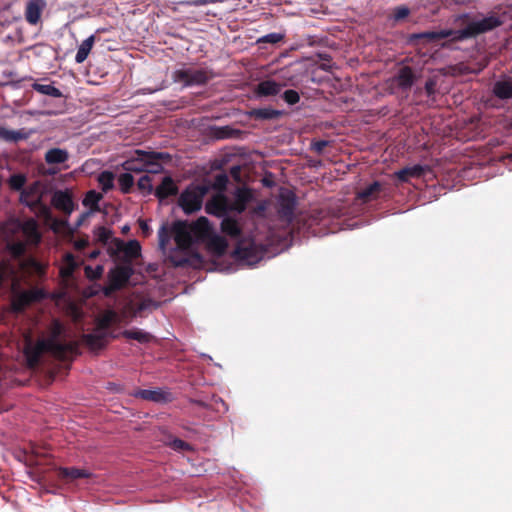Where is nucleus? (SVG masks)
I'll list each match as a JSON object with an SVG mask.
<instances>
[{
    "label": "nucleus",
    "mask_w": 512,
    "mask_h": 512,
    "mask_svg": "<svg viewBox=\"0 0 512 512\" xmlns=\"http://www.w3.org/2000/svg\"><path fill=\"white\" fill-rule=\"evenodd\" d=\"M64 331L62 323L54 319L49 328V338L38 339L33 343L30 339L24 347V355L27 365L30 368L37 367L44 353H50L54 358L60 361H66L71 356L79 354V344L77 341L62 343L59 341Z\"/></svg>",
    "instance_id": "1"
},
{
    "label": "nucleus",
    "mask_w": 512,
    "mask_h": 512,
    "mask_svg": "<svg viewBox=\"0 0 512 512\" xmlns=\"http://www.w3.org/2000/svg\"><path fill=\"white\" fill-rule=\"evenodd\" d=\"M465 21V27L462 29L456 30L455 41H464L467 39L476 38L477 36L493 31L494 29L500 27L504 23L503 16L498 13L491 12L487 16L481 19H472L469 20V15L464 14L462 16Z\"/></svg>",
    "instance_id": "2"
},
{
    "label": "nucleus",
    "mask_w": 512,
    "mask_h": 512,
    "mask_svg": "<svg viewBox=\"0 0 512 512\" xmlns=\"http://www.w3.org/2000/svg\"><path fill=\"white\" fill-rule=\"evenodd\" d=\"M215 74L207 68H181L172 74V79L176 83H182L183 86H200L207 84L213 79Z\"/></svg>",
    "instance_id": "3"
},
{
    "label": "nucleus",
    "mask_w": 512,
    "mask_h": 512,
    "mask_svg": "<svg viewBox=\"0 0 512 512\" xmlns=\"http://www.w3.org/2000/svg\"><path fill=\"white\" fill-rule=\"evenodd\" d=\"M206 185H190L181 194L178 200L179 206L185 214H192L201 209L203 199L208 193Z\"/></svg>",
    "instance_id": "4"
},
{
    "label": "nucleus",
    "mask_w": 512,
    "mask_h": 512,
    "mask_svg": "<svg viewBox=\"0 0 512 512\" xmlns=\"http://www.w3.org/2000/svg\"><path fill=\"white\" fill-rule=\"evenodd\" d=\"M46 297L43 289L32 288L15 294L11 301L12 310L16 313L23 312L29 305L40 302Z\"/></svg>",
    "instance_id": "5"
},
{
    "label": "nucleus",
    "mask_w": 512,
    "mask_h": 512,
    "mask_svg": "<svg viewBox=\"0 0 512 512\" xmlns=\"http://www.w3.org/2000/svg\"><path fill=\"white\" fill-rule=\"evenodd\" d=\"M417 79L416 73L410 66H401L395 75L390 78L391 88H397L402 92H408Z\"/></svg>",
    "instance_id": "6"
},
{
    "label": "nucleus",
    "mask_w": 512,
    "mask_h": 512,
    "mask_svg": "<svg viewBox=\"0 0 512 512\" xmlns=\"http://www.w3.org/2000/svg\"><path fill=\"white\" fill-rule=\"evenodd\" d=\"M174 240L180 250H188L195 242L190 225L187 221L178 220L172 225Z\"/></svg>",
    "instance_id": "7"
},
{
    "label": "nucleus",
    "mask_w": 512,
    "mask_h": 512,
    "mask_svg": "<svg viewBox=\"0 0 512 512\" xmlns=\"http://www.w3.org/2000/svg\"><path fill=\"white\" fill-rule=\"evenodd\" d=\"M296 204V196L292 191L285 190L281 192L278 200V214L280 219L287 223H292Z\"/></svg>",
    "instance_id": "8"
},
{
    "label": "nucleus",
    "mask_w": 512,
    "mask_h": 512,
    "mask_svg": "<svg viewBox=\"0 0 512 512\" xmlns=\"http://www.w3.org/2000/svg\"><path fill=\"white\" fill-rule=\"evenodd\" d=\"M133 273L134 269L130 264L118 265L109 271L108 281L120 290L129 282Z\"/></svg>",
    "instance_id": "9"
},
{
    "label": "nucleus",
    "mask_w": 512,
    "mask_h": 512,
    "mask_svg": "<svg viewBox=\"0 0 512 512\" xmlns=\"http://www.w3.org/2000/svg\"><path fill=\"white\" fill-rule=\"evenodd\" d=\"M228 205L229 199L227 196L223 193H217L207 201L205 210L210 215L223 218L229 213Z\"/></svg>",
    "instance_id": "10"
},
{
    "label": "nucleus",
    "mask_w": 512,
    "mask_h": 512,
    "mask_svg": "<svg viewBox=\"0 0 512 512\" xmlns=\"http://www.w3.org/2000/svg\"><path fill=\"white\" fill-rule=\"evenodd\" d=\"M141 153H150V151L135 150L132 155L122 163V168L128 172H144L147 169L146 162H148V159L140 155Z\"/></svg>",
    "instance_id": "11"
},
{
    "label": "nucleus",
    "mask_w": 512,
    "mask_h": 512,
    "mask_svg": "<svg viewBox=\"0 0 512 512\" xmlns=\"http://www.w3.org/2000/svg\"><path fill=\"white\" fill-rule=\"evenodd\" d=\"M51 203L57 210L68 216L73 212L75 208L72 195L68 191H56L52 196Z\"/></svg>",
    "instance_id": "12"
},
{
    "label": "nucleus",
    "mask_w": 512,
    "mask_h": 512,
    "mask_svg": "<svg viewBox=\"0 0 512 512\" xmlns=\"http://www.w3.org/2000/svg\"><path fill=\"white\" fill-rule=\"evenodd\" d=\"M189 225L195 242H205L213 234L210 222L204 216Z\"/></svg>",
    "instance_id": "13"
},
{
    "label": "nucleus",
    "mask_w": 512,
    "mask_h": 512,
    "mask_svg": "<svg viewBox=\"0 0 512 512\" xmlns=\"http://www.w3.org/2000/svg\"><path fill=\"white\" fill-rule=\"evenodd\" d=\"M252 200L251 190L248 188H237L235 192V200L233 202L229 201L228 211L229 212H237L238 214L243 213L248 203Z\"/></svg>",
    "instance_id": "14"
},
{
    "label": "nucleus",
    "mask_w": 512,
    "mask_h": 512,
    "mask_svg": "<svg viewBox=\"0 0 512 512\" xmlns=\"http://www.w3.org/2000/svg\"><path fill=\"white\" fill-rule=\"evenodd\" d=\"M40 197H42V195L40 194L39 183L34 182L21 191L20 203L27 206L29 209H34V207L40 203Z\"/></svg>",
    "instance_id": "15"
},
{
    "label": "nucleus",
    "mask_w": 512,
    "mask_h": 512,
    "mask_svg": "<svg viewBox=\"0 0 512 512\" xmlns=\"http://www.w3.org/2000/svg\"><path fill=\"white\" fill-rule=\"evenodd\" d=\"M132 396L155 403H165L170 400V394L162 389H139L133 392Z\"/></svg>",
    "instance_id": "16"
},
{
    "label": "nucleus",
    "mask_w": 512,
    "mask_h": 512,
    "mask_svg": "<svg viewBox=\"0 0 512 512\" xmlns=\"http://www.w3.org/2000/svg\"><path fill=\"white\" fill-rule=\"evenodd\" d=\"M140 155L147 157L148 162H146L147 169L145 171L149 173L161 172L163 166L160 161H169L171 159V156L165 152L150 151V153H141Z\"/></svg>",
    "instance_id": "17"
},
{
    "label": "nucleus",
    "mask_w": 512,
    "mask_h": 512,
    "mask_svg": "<svg viewBox=\"0 0 512 512\" xmlns=\"http://www.w3.org/2000/svg\"><path fill=\"white\" fill-rule=\"evenodd\" d=\"M45 5L44 0H30L25 8L26 21L31 25H36L41 19Z\"/></svg>",
    "instance_id": "18"
},
{
    "label": "nucleus",
    "mask_w": 512,
    "mask_h": 512,
    "mask_svg": "<svg viewBox=\"0 0 512 512\" xmlns=\"http://www.w3.org/2000/svg\"><path fill=\"white\" fill-rule=\"evenodd\" d=\"M456 30L448 29L441 31H427L418 34H413L411 39H423L426 42H436L441 39L451 38L452 42L455 41Z\"/></svg>",
    "instance_id": "19"
},
{
    "label": "nucleus",
    "mask_w": 512,
    "mask_h": 512,
    "mask_svg": "<svg viewBox=\"0 0 512 512\" xmlns=\"http://www.w3.org/2000/svg\"><path fill=\"white\" fill-rule=\"evenodd\" d=\"M108 332H100L95 329L93 333L83 334L81 339L92 350H99L106 346Z\"/></svg>",
    "instance_id": "20"
},
{
    "label": "nucleus",
    "mask_w": 512,
    "mask_h": 512,
    "mask_svg": "<svg viewBox=\"0 0 512 512\" xmlns=\"http://www.w3.org/2000/svg\"><path fill=\"white\" fill-rule=\"evenodd\" d=\"M21 230L25 238L30 244L37 245L41 241V234L38 229V224L35 219L30 218L25 220L21 225Z\"/></svg>",
    "instance_id": "21"
},
{
    "label": "nucleus",
    "mask_w": 512,
    "mask_h": 512,
    "mask_svg": "<svg viewBox=\"0 0 512 512\" xmlns=\"http://www.w3.org/2000/svg\"><path fill=\"white\" fill-rule=\"evenodd\" d=\"M207 250L214 256L221 257L226 253L228 242L219 235L212 234L206 241Z\"/></svg>",
    "instance_id": "22"
},
{
    "label": "nucleus",
    "mask_w": 512,
    "mask_h": 512,
    "mask_svg": "<svg viewBox=\"0 0 512 512\" xmlns=\"http://www.w3.org/2000/svg\"><path fill=\"white\" fill-rule=\"evenodd\" d=\"M57 475L61 480L73 481L80 478H90L92 473L86 469L76 467H60L57 469Z\"/></svg>",
    "instance_id": "23"
},
{
    "label": "nucleus",
    "mask_w": 512,
    "mask_h": 512,
    "mask_svg": "<svg viewBox=\"0 0 512 512\" xmlns=\"http://www.w3.org/2000/svg\"><path fill=\"white\" fill-rule=\"evenodd\" d=\"M118 249L123 252L124 261L130 265L132 260L137 259L141 255V246L136 240H131L126 244L118 241Z\"/></svg>",
    "instance_id": "24"
},
{
    "label": "nucleus",
    "mask_w": 512,
    "mask_h": 512,
    "mask_svg": "<svg viewBox=\"0 0 512 512\" xmlns=\"http://www.w3.org/2000/svg\"><path fill=\"white\" fill-rule=\"evenodd\" d=\"M382 190L383 185L378 181H374L367 187L357 192V199H359L362 203H368L370 201L376 200L380 196Z\"/></svg>",
    "instance_id": "25"
},
{
    "label": "nucleus",
    "mask_w": 512,
    "mask_h": 512,
    "mask_svg": "<svg viewBox=\"0 0 512 512\" xmlns=\"http://www.w3.org/2000/svg\"><path fill=\"white\" fill-rule=\"evenodd\" d=\"M178 193V187L170 176L163 178L161 184L155 189V196L159 200H164Z\"/></svg>",
    "instance_id": "26"
},
{
    "label": "nucleus",
    "mask_w": 512,
    "mask_h": 512,
    "mask_svg": "<svg viewBox=\"0 0 512 512\" xmlns=\"http://www.w3.org/2000/svg\"><path fill=\"white\" fill-rule=\"evenodd\" d=\"M426 172V167L416 164L405 167L395 172V177L401 182H408L411 178H421Z\"/></svg>",
    "instance_id": "27"
},
{
    "label": "nucleus",
    "mask_w": 512,
    "mask_h": 512,
    "mask_svg": "<svg viewBox=\"0 0 512 512\" xmlns=\"http://www.w3.org/2000/svg\"><path fill=\"white\" fill-rule=\"evenodd\" d=\"M248 116L254 120H274L283 115V112L270 107L253 108L248 113Z\"/></svg>",
    "instance_id": "28"
},
{
    "label": "nucleus",
    "mask_w": 512,
    "mask_h": 512,
    "mask_svg": "<svg viewBox=\"0 0 512 512\" xmlns=\"http://www.w3.org/2000/svg\"><path fill=\"white\" fill-rule=\"evenodd\" d=\"M221 231L231 238H239L242 235V228L239 222L228 216V214L222 219Z\"/></svg>",
    "instance_id": "29"
},
{
    "label": "nucleus",
    "mask_w": 512,
    "mask_h": 512,
    "mask_svg": "<svg viewBox=\"0 0 512 512\" xmlns=\"http://www.w3.org/2000/svg\"><path fill=\"white\" fill-rule=\"evenodd\" d=\"M281 89V84L272 80H264L257 85L256 94L258 96H274L277 95Z\"/></svg>",
    "instance_id": "30"
},
{
    "label": "nucleus",
    "mask_w": 512,
    "mask_h": 512,
    "mask_svg": "<svg viewBox=\"0 0 512 512\" xmlns=\"http://www.w3.org/2000/svg\"><path fill=\"white\" fill-rule=\"evenodd\" d=\"M44 159L49 165L62 164L69 159V153L65 149L51 148L45 153Z\"/></svg>",
    "instance_id": "31"
},
{
    "label": "nucleus",
    "mask_w": 512,
    "mask_h": 512,
    "mask_svg": "<svg viewBox=\"0 0 512 512\" xmlns=\"http://www.w3.org/2000/svg\"><path fill=\"white\" fill-rule=\"evenodd\" d=\"M30 136V133L25 129H20L17 131L8 130L4 127L0 126V139L5 142H18L20 140H26Z\"/></svg>",
    "instance_id": "32"
},
{
    "label": "nucleus",
    "mask_w": 512,
    "mask_h": 512,
    "mask_svg": "<svg viewBox=\"0 0 512 512\" xmlns=\"http://www.w3.org/2000/svg\"><path fill=\"white\" fill-rule=\"evenodd\" d=\"M494 95L502 100L512 98V80L497 81L493 86Z\"/></svg>",
    "instance_id": "33"
},
{
    "label": "nucleus",
    "mask_w": 512,
    "mask_h": 512,
    "mask_svg": "<svg viewBox=\"0 0 512 512\" xmlns=\"http://www.w3.org/2000/svg\"><path fill=\"white\" fill-rule=\"evenodd\" d=\"M117 314L113 310L105 311L96 321V330L100 332H108L111 325L116 321Z\"/></svg>",
    "instance_id": "34"
},
{
    "label": "nucleus",
    "mask_w": 512,
    "mask_h": 512,
    "mask_svg": "<svg viewBox=\"0 0 512 512\" xmlns=\"http://www.w3.org/2000/svg\"><path fill=\"white\" fill-rule=\"evenodd\" d=\"M95 43V36L94 35H91L89 36L87 39H85L81 45L79 46L78 48V51L76 53V56H75V62L80 64V63H83L89 53L91 52L92 48H93V45Z\"/></svg>",
    "instance_id": "35"
},
{
    "label": "nucleus",
    "mask_w": 512,
    "mask_h": 512,
    "mask_svg": "<svg viewBox=\"0 0 512 512\" xmlns=\"http://www.w3.org/2000/svg\"><path fill=\"white\" fill-rule=\"evenodd\" d=\"M77 268V262L71 253H67L64 257V265L60 268L59 274L62 279H70L75 269Z\"/></svg>",
    "instance_id": "36"
},
{
    "label": "nucleus",
    "mask_w": 512,
    "mask_h": 512,
    "mask_svg": "<svg viewBox=\"0 0 512 512\" xmlns=\"http://www.w3.org/2000/svg\"><path fill=\"white\" fill-rule=\"evenodd\" d=\"M122 336L126 339L136 340L142 344L149 343L153 339V336L150 333L137 328L124 330L122 332Z\"/></svg>",
    "instance_id": "37"
},
{
    "label": "nucleus",
    "mask_w": 512,
    "mask_h": 512,
    "mask_svg": "<svg viewBox=\"0 0 512 512\" xmlns=\"http://www.w3.org/2000/svg\"><path fill=\"white\" fill-rule=\"evenodd\" d=\"M32 87L36 92L43 95H48L54 98H60L63 96L62 92L51 84L34 83Z\"/></svg>",
    "instance_id": "38"
},
{
    "label": "nucleus",
    "mask_w": 512,
    "mask_h": 512,
    "mask_svg": "<svg viewBox=\"0 0 512 512\" xmlns=\"http://www.w3.org/2000/svg\"><path fill=\"white\" fill-rule=\"evenodd\" d=\"M102 199V195L95 190H90L86 193L83 199V205L89 206L92 211H98V203Z\"/></svg>",
    "instance_id": "39"
},
{
    "label": "nucleus",
    "mask_w": 512,
    "mask_h": 512,
    "mask_svg": "<svg viewBox=\"0 0 512 512\" xmlns=\"http://www.w3.org/2000/svg\"><path fill=\"white\" fill-rule=\"evenodd\" d=\"M118 184L122 193H130L134 186V177L130 173H123L118 177Z\"/></svg>",
    "instance_id": "40"
},
{
    "label": "nucleus",
    "mask_w": 512,
    "mask_h": 512,
    "mask_svg": "<svg viewBox=\"0 0 512 512\" xmlns=\"http://www.w3.org/2000/svg\"><path fill=\"white\" fill-rule=\"evenodd\" d=\"M98 182L104 192H108L114 187V174L110 171H103L99 177Z\"/></svg>",
    "instance_id": "41"
},
{
    "label": "nucleus",
    "mask_w": 512,
    "mask_h": 512,
    "mask_svg": "<svg viewBox=\"0 0 512 512\" xmlns=\"http://www.w3.org/2000/svg\"><path fill=\"white\" fill-rule=\"evenodd\" d=\"M26 181V176L24 174L19 173L12 175L8 180V184L12 190L22 191L24 189Z\"/></svg>",
    "instance_id": "42"
},
{
    "label": "nucleus",
    "mask_w": 512,
    "mask_h": 512,
    "mask_svg": "<svg viewBox=\"0 0 512 512\" xmlns=\"http://www.w3.org/2000/svg\"><path fill=\"white\" fill-rule=\"evenodd\" d=\"M167 445L175 451H193L191 444L176 437L167 442Z\"/></svg>",
    "instance_id": "43"
},
{
    "label": "nucleus",
    "mask_w": 512,
    "mask_h": 512,
    "mask_svg": "<svg viewBox=\"0 0 512 512\" xmlns=\"http://www.w3.org/2000/svg\"><path fill=\"white\" fill-rule=\"evenodd\" d=\"M15 274L16 270L14 266L9 263V261H0V286L2 285L5 277L14 276Z\"/></svg>",
    "instance_id": "44"
},
{
    "label": "nucleus",
    "mask_w": 512,
    "mask_h": 512,
    "mask_svg": "<svg viewBox=\"0 0 512 512\" xmlns=\"http://www.w3.org/2000/svg\"><path fill=\"white\" fill-rule=\"evenodd\" d=\"M285 38V35L282 33H269L264 35L257 40V44L269 43V44H277Z\"/></svg>",
    "instance_id": "45"
},
{
    "label": "nucleus",
    "mask_w": 512,
    "mask_h": 512,
    "mask_svg": "<svg viewBox=\"0 0 512 512\" xmlns=\"http://www.w3.org/2000/svg\"><path fill=\"white\" fill-rule=\"evenodd\" d=\"M95 237L98 242H101L102 244H107L108 241L112 237V232L108 228L104 226H99L94 231Z\"/></svg>",
    "instance_id": "46"
},
{
    "label": "nucleus",
    "mask_w": 512,
    "mask_h": 512,
    "mask_svg": "<svg viewBox=\"0 0 512 512\" xmlns=\"http://www.w3.org/2000/svg\"><path fill=\"white\" fill-rule=\"evenodd\" d=\"M138 189L144 194H151L153 191L152 179L148 175L142 176L137 182Z\"/></svg>",
    "instance_id": "47"
},
{
    "label": "nucleus",
    "mask_w": 512,
    "mask_h": 512,
    "mask_svg": "<svg viewBox=\"0 0 512 512\" xmlns=\"http://www.w3.org/2000/svg\"><path fill=\"white\" fill-rule=\"evenodd\" d=\"M227 183H228V177L226 174H224V173L217 174L214 178L213 188L215 190H218L219 193H223V191L227 187Z\"/></svg>",
    "instance_id": "48"
},
{
    "label": "nucleus",
    "mask_w": 512,
    "mask_h": 512,
    "mask_svg": "<svg viewBox=\"0 0 512 512\" xmlns=\"http://www.w3.org/2000/svg\"><path fill=\"white\" fill-rule=\"evenodd\" d=\"M283 100L289 105H295L300 100V95L296 90L288 89L282 95Z\"/></svg>",
    "instance_id": "49"
},
{
    "label": "nucleus",
    "mask_w": 512,
    "mask_h": 512,
    "mask_svg": "<svg viewBox=\"0 0 512 512\" xmlns=\"http://www.w3.org/2000/svg\"><path fill=\"white\" fill-rule=\"evenodd\" d=\"M103 274V267L101 265L96 266V268H92L91 266L85 267V275L90 280L100 279Z\"/></svg>",
    "instance_id": "50"
},
{
    "label": "nucleus",
    "mask_w": 512,
    "mask_h": 512,
    "mask_svg": "<svg viewBox=\"0 0 512 512\" xmlns=\"http://www.w3.org/2000/svg\"><path fill=\"white\" fill-rule=\"evenodd\" d=\"M329 143L327 140H313L311 142V150L317 154H322Z\"/></svg>",
    "instance_id": "51"
},
{
    "label": "nucleus",
    "mask_w": 512,
    "mask_h": 512,
    "mask_svg": "<svg viewBox=\"0 0 512 512\" xmlns=\"http://www.w3.org/2000/svg\"><path fill=\"white\" fill-rule=\"evenodd\" d=\"M32 212L37 213L43 217H50V209L49 207L42 202V197H40V203L34 207V209H30Z\"/></svg>",
    "instance_id": "52"
},
{
    "label": "nucleus",
    "mask_w": 512,
    "mask_h": 512,
    "mask_svg": "<svg viewBox=\"0 0 512 512\" xmlns=\"http://www.w3.org/2000/svg\"><path fill=\"white\" fill-rule=\"evenodd\" d=\"M409 13L410 10L407 7L399 6L395 8L393 16L396 21H400L406 18L409 15Z\"/></svg>",
    "instance_id": "53"
},
{
    "label": "nucleus",
    "mask_w": 512,
    "mask_h": 512,
    "mask_svg": "<svg viewBox=\"0 0 512 512\" xmlns=\"http://www.w3.org/2000/svg\"><path fill=\"white\" fill-rule=\"evenodd\" d=\"M159 236V243L161 247H165V245L168 243L170 235L168 232V229L166 226H162L158 232Z\"/></svg>",
    "instance_id": "54"
},
{
    "label": "nucleus",
    "mask_w": 512,
    "mask_h": 512,
    "mask_svg": "<svg viewBox=\"0 0 512 512\" xmlns=\"http://www.w3.org/2000/svg\"><path fill=\"white\" fill-rule=\"evenodd\" d=\"M10 250L15 256H21L25 252V245L22 242H16L10 245Z\"/></svg>",
    "instance_id": "55"
},
{
    "label": "nucleus",
    "mask_w": 512,
    "mask_h": 512,
    "mask_svg": "<svg viewBox=\"0 0 512 512\" xmlns=\"http://www.w3.org/2000/svg\"><path fill=\"white\" fill-rule=\"evenodd\" d=\"M436 91V82L433 79H428L425 83V92L427 96H432Z\"/></svg>",
    "instance_id": "56"
},
{
    "label": "nucleus",
    "mask_w": 512,
    "mask_h": 512,
    "mask_svg": "<svg viewBox=\"0 0 512 512\" xmlns=\"http://www.w3.org/2000/svg\"><path fill=\"white\" fill-rule=\"evenodd\" d=\"M30 266L33 269V271L36 274H38L39 276H41L45 273V267L35 260L30 261Z\"/></svg>",
    "instance_id": "57"
},
{
    "label": "nucleus",
    "mask_w": 512,
    "mask_h": 512,
    "mask_svg": "<svg viewBox=\"0 0 512 512\" xmlns=\"http://www.w3.org/2000/svg\"><path fill=\"white\" fill-rule=\"evenodd\" d=\"M119 289L116 288V286L108 281V284L102 288V292L105 297H110L114 292L118 291Z\"/></svg>",
    "instance_id": "58"
},
{
    "label": "nucleus",
    "mask_w": 512,
    "mask_h": 512,
    "mask_svg": "<svg viewBox=\"0 0 512 512\" xmlns=\"http://www.w3.org/2000/svg\"><path fill=\"white\" fill-rule=\"evenodd\" d=\"M235 254H237L242 259H249L248 248H242V247L238 246L235 250Z\"/></svg>",
    "instance_id": "59"
},
{
    "label": "nucleus",
    "mask_w": 512,
    "mask_h": 512,
    "mask_svg": "<svg viewBox=\"0 0 512 512\" xmlns=\"http://www.w3.org/2000/svg\"><path fill=\"white\" fill-rule=\"evenodd\" d=\"M230 175L236 180V181H239L240 180V175H241V168L240 166H232L230 168Z\"/></svg>",
    "instance_id": "60"
},
{
    "label": "nucleus",
    "mask_w": 512,
    "mask_h": 512,
    "mask_svg": "<svg viewBox=\"0 0 512 512\" xmlns=\"http://www.w3.org/2000/svg\"><path fill=\"white\" fill-rule=\"evenodd\" d=\"M190 264V259L183 257L175 261V266L177 267H185Z\"/></svg>",
    "instance_id": "61"
},
{
    "label": "nucleus",
    "mask_w": 512,
    "mask_h": 512,
    "mask_svg": "<svg viewBox=\"0 0 512 512\" xmlns=\"http://www.w3.org/2000/svg\"><path fill=\"white\" fill-rule=\"evenodd\" d=\"M140 228H141L143 234L146 236L149 235L151 232L149 225L145 221H140Z\"/></svg>",
    "instance_id": "62"
},
{
    "label": "nucleus",
    "mask_w": 512,
    "mask_h": 512,
    "mask_svg": "<svg viewBox=\"0 0 512 512\" xmlns=\"http://www.w3.org/2000/svg\"><path fill=\"white\" fill-rule=\"evenodd\" d=\"M190 402L203 408L207 407V404L202 400L191 399Z\"/></svg>",
    "instance_id": "63"
},
{
    "label": "nucleus",
    "mask_w": 512,
    "mask_h": 512,
    "mask_svg": "<svg viewBox=\"0 0 512 512\" xmlns=\"http://www.w3.org/2000/svg\"><path fill=\"white\" fill-rule=\"evenodd\" d=\"M55 225L66 226L67 221L66 220H55Z\"/></svg>",
    "instance_id": "64"
}]
</instances>
